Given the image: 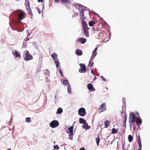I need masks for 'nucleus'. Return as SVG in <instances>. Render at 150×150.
Instances as JSON below:
<instances>
[{
  "label": "nucleus",
  "instance_id": "54",
  "mask_svg": "<svg viewBox=\"0 0 150 150\" xmlns=\"http://www.w3.org/2000/svg\"><path fill=\"white\" fill-rule=\"evenodd\" d=\"M137 150H142V149H137Z\"/></svg>",
  "mask_w": 150,
  "mask_h": 150
},
{
  "label": "nucleus",
  "instance_id": "41",
  "mask_svg": "<svg viewBox=\"0 0 150 150\" xmlns=\"http://www.w3.org/2000/svg\"><path fill=\"white\" fill-rule=\"evenodd\" d=\"M28 4H29L28 0H25V5L26 6V5H28Z\"/></svg>",
  "mask_w": 150,
  "mask_h": 150
},
{
  "label": "nucleus",
  "instance_id": "26",
  "mask_svg": "<svg viewBox=\"0 0 150 150\" xmlns=\"http://www.w3.org/2000/svg\"><path fill=\"white\" fill-rule=\"evenodd\" d=\"M109 122L108 121L106 120L105 121V127H107L109 126Z\"/></svg>",
  "mask_w": 150,
  "mask_h": 150
},
{
  "label": "nucleus",
  "instance_id": "45",
  "mask_svg": "<svg viewBox=\"0 0 150 150\" xmlns=\"http://www.w3.org/2000/svg\"><path fill=\"white\" fill-rule=\"evenodd\" d=\"M59 72L61 75V76H63V73H62V72L61 70H59Z\"/></svg>",
  "mask_w": 150,
  "mask_h": 150
},
{
  "label": "nucleus",
  "instance_id": "31",
  "mask_svg": "<svg viewBox=\"0 0 150 150\" xmlns=\"http://www.w3.org/2000/svg\"><path fill=\"white\" fill-rule=\"evenodd\" d=\"M63 83L64 84H67L69 83V82L67 80H63Z\"/></svg>",
  "mask_w": 150,
  "mask_h": 150
},
{
  "label": "nucleus",
  "instance_id": "19",
  "mask_svg": "<svg viewBox=\"0 0 150 150\" xmlns=\"http://www.w3.org/2000/svg\"><path fill=\"white\" fill-rule=\"evenodd\" d=\"M96 23L95 21H92L89 22L88 24L90 26H93Z\"/></svg>",
  "mask_w": 150,
  "mask_h": 150
},
{
  "label": "nucleus",
  "instance_id": "23",
  "mask_svg": "<svg viewBox=\"0 0 150 150\" xmlns=\"http://www.w3.org/2000/svg\"><path fill=\"white\" fill-rule=\"evenodd\" d=\"M136 123L137 124H141L142 123V120L141 119H139V118H137L136 120Z\"/></svg>",
  "mask_w": 150,
  "mask_h": 150
},
{
  "label": "nucleus",
  "instance_id": "48",
  "mask_svg": "<svg viewBox=\"0 0 150 150\" xmlns=\"http://www.w3.org/2000/svg\"><path fill=\"white\" fill-rule=\"evenodd\" d=\"M79 150H85V149L83 147V148H80L79 149Z\"/></svg>",
  "mask_w": 150,
  "mask_h": 150
},
{
  "label": "nucleus",
  "instance_id": "20",
  "mask_svg": "<svg viewBox=\"0 0 150 150\" xmlns=\"http://www.w3.org/2000/svg\"><path fill=\"white\" fill-rule=\"evenodd\" d=\"M133 137L131 135H129L128 140L129 142H131L133 140Z\"/></svg>",
  "mask_w": 150,
  "mask_h": 150
},
{
  "label": "nucleus",
  "instance_id": "8",
  "mask_svg": "<svg viewBox=\"0 0 150 150\" xmlns=\"http://www.w3.org/2000/svg\"><path fill=\"white\" fill-rule=\"evenodd\" d=\"M131 115H132V122H135L136 120V117L135 115L133 112L130 113L129 115V120L131 119ZM130 122V120H129Z\"/></svg>",
  "mask_w": 150,
  "mask_h": 150
},
{
  "label": "nucleus",
  "instance_id": "11",
  "mask_svg": "<svg viewBox=\"0 0 150 150\" xmlns=\"http://www.w3.org/2000/svg\"><path fill=\"white\" fill-rule=\"evenodd\" d=\"M26 8L29 14L31 15L32 14V12L31 8H30L29 4L26 5Z\"/></svg>",
  "mask_w": 150,
  "mask_h": 150
},
{
  "label": "nucleus",
  "instance_id": "25",
  "mask_svg": "<svg viewBox=\"0 0 150 150\" xmlns=\"http://www.w3.org/2000/svg\"><path fill=\"white\" fill-rule=\"evenodd\" d=\"M137 143L139 146V148L138 149H142V146L141 144V142L139 141V142H137Z\"/></svg>",
  "mask_w": 150,
  "mask_h": 150
},
{
  "label": "nucleus",
  "instance_id": "39",
  "mask_svg": "<svg viewBox=\"0 0 150 150\" xmlns=\"http://www.w3.org/2000/svg\"><path fill=\"white\" fill-rule=\"evenodd\" d=\"M54 148L55 149H58L59 148V147L58 145H56L54 146Z\"/></svg>",
  "mask_w": 150,
  "mask_h": 150
},
{
  "label": "nucleus",
  "instance_id": "35",
  "mask_svg": "<svg viewBox=\"0 0 150 150\" xmlns=\"http://www.w3.org/2000/svg\"><path fill=\"white\" fill-rule=\"evenodd\" d=\"M97 54V52H94V51H93L92 52V58L93 57H95Z\"/></svg>",
  "mask_w": 150,
  "mask_h": 150
},
{
  "label": "nucleus",
  "instance_id": "55",
  "mask_svg": "<svg viewBox=\"0 0 150 150\" xmlns=\"http://www.w3.org/2000/svg\"><path fill=\"white\" fill-rule=\"evenodd\" d=\"M130 126H131V124H130Z\"/></svg>",
  "mask_w": 150,
  "mask_h": 150
},
{
  "label": "nucleus",
  "instance_id": "34",
  "mask_svg": "<svg viewBox=\"0 0 150 150\" xmlns=\"http://www.w3.org/2000/svg\"><path fill=\"white\" fill-rule=\"evenodd\" d=\"M45 74L47 75H49L50 74L49 70L48 69H46V71L45 72Z\"/></svg>",
  "mask_w": 150,
  "mask_h": 150
},
{
  "label": "nucleus",
  "instance_id": "29",
  "mask_svg": "<svg viewBox=\"0 0 150 150\" xmlns=\"http://www.w3.org/2000/svg\"><path fill=\"white\" fill-rule=\"evenodd\" d=\"M61 1L64 3H69V0H61Z\"/></svg>",
  "mask_w": 150,
  "mask_h": 150
},
{
  "label": "nucleus",
  "instance_id": "44",
  "mask_svg": "<svg viewBox=\"0 0 150 150\" xmlns=\"http://www.w3.org/2000/svg\"><path fill=\"white\" fill-rule=\"evenodd\" d=\"M37 10L38 11V12L39 13V14H40L41 13V11L39 9V8H37Z\"/></svg>",
  "mask_w": 150,
  "mask_h": 150
},
{
  "label": "nucleus",
  "instance_id": "17",
  "mask_svg": "<svg viewBox=\"0 0 150 150\" xmlns=\"http://www.w3.org/2000/svg\"><path fill=\"white\" fill-rule=\"evenodd\" d=\"M13 54L14 55H15L16 56V57H18L20 56V54L19 52H17V51H16L14 53H13V52H12Z\"/></svg>",
  "mask_w": 150,
  "mask_h": 150
},
{
  "label": "nucleus",
  "instance_id": "4",
  "mask_svg": "<svg viewBox=\"0 0 150 150\" xmlns=\"http://www.w3.org/2000/svg\"><path fill=\"white\" fill-rule=\"evenodd\" d=\"M78 114L81 116H84L86 114V110L85 108H80L79 110Z\"/></svg>",
  "mask_w": 150,
  "mask_h": 150
},
{
  "label": "nucleus",
  "instance_id": "40",
  "mask_svg": "<svg viewBox=\"0 0 150 150\" xmlns=\"http://www.w3.org/2000/svg\"><path fill=\"white\" fill-rule=\"evenodd\" d=\"M126 121H124V122L123 127L124 129L126 127Z\"/></svg>",
  "mask_w": 150,
  "mask_h": 150
},
{
  "label": "nucleus",
  "instance_id": "50",
  "mask_svg": "<svg viewBox=\"0 0 150 150\" xmlns=\"http://www.w3.org/2000/svg\"><path fill=\"white\" fill-rule=\"evenodd\" d=\"M91 73L93 74H94V72H93V69H92L91 70Z\"/></svg>",
  "mask_w": 150,
  "mask_h": 150
},
{
  "label": "nucleus",
  "instance_id": "52",
  "mask_svg": "<svg viewBox=\"0 0 150 150\" xmlns=\"http://www.w3.org/2000/svg\"><path fill=\"white\" fill-rule=\"evenodd\" d=\"M93 62L90 65V67H91V66H93Z\"/></svg>",
  "mask_w": 150,
  "mask_h": 150
},
{
  "label": "nucleus",
  "instance_id": "38",
  "mask_svg": "<svg viewBox=\"0 0 150 150\" xmlns=\"http://www.w3.org/2000/svg\"><path fill=\"white\" fill-rule=\"evenodd\" d=\"M127 118V115L125 113L124 114V121H126Z\"/></svg>",
  "mask_w": 150,
  "mask_h": 150
},
{
  "label": "nucleus",
  "instance_id": "32",
  "mask_svg": "<svg viewBox=\"0 0 150 150\" xmlns=\"http://www.w3.org/2000/svg\"><path fill=\"white\" fill-rule=\"evenodd\" d=\"M80 16H84V12L83 10H82L80 11Z\"/></svg>",
  "mask_w": 150,
  "mask_h": 150
},
{
  "label": "nucleus",
  "instance_id": "46",
  "mask_svg": "<svg viewBox=\"0 0 150 150\" xmlns=\"http://www.w3.org/2000/svg\"><path fill=\"white\" fill-rule=\"evenodd\" d=\"M97 49L98 48L97 47L93 51H94V52H96L97 50Z\"/></svg>",
  "mask_w": 150,
  "mask_h": 150
},
{
  "label": "nucleus",
  "instance_id": "27",
  "mask_svg": "<svg viewBox=\"0 0 150 150\" xmlns=\"http://www.w3.org/2000/svg\"><path fill=\"white\" fill-rule=\"evenodd\" d=\"M104 35V33L101 31H100L98 34V36H99V38H100L101 37H102Z\"/></svg>",
  "mask_w": 150,
  "mask_h": 150
},
{
  "label": "nucleus",
  "instance_id": "22",
  "mask_svg": "<svg viewBox=\"0 0 150 150\" xmlns=\"http://www.w3.org/2000/svg\"><path fill=\"white\" fill-rule=\"evenodd\" d=\"M63 112L62 109L61 108H59L57 109V114H60L61 113H62Z\"/></svg>",
  "mask_w": 150,
  "mask_h": 150
},
{
  "label": "nucleus",
  "instance_id": "5",
  "mask_svg": "<svg viewBox=\"0 0 150 150\" xmlns=\"http://www.w3.org/2000/svg\"><path fill=\"white\" fill-rule=\"evenodd\" d=\"M106 109L105 103H104L101 105L100 106L98 110V111L99 112V113H100L105 111Z\"/></svg>",
  "mask_w": 150,
  "mask_h": 150
},
{
  "label": "nucleus",
  "instance_id": "24",
  "mask_svg": "<svg viewBox=\"0 0 150 150\" xmlns=\"http://www.w3.org/2000/svg\"><path fill=\"white\" fill-rule=\"evenodd\" d=\"M111 132L113 134L117 133V130L113 128L112 129Z\"/></svg>",
  "mask_w": 150,
  "mask_h": 150
},
{
  "label": "nucleus",
  "instance_id": "15",
  "mask_svg": "<svg viewBox=\"0 0 150 150\" xmlns=\"http://www.w3.org/2000/svg\"><path fill=\"white\" fill-rule=\"evenodd\" d=\"M79 40L81 43L84 44L86 42V40L84 38H81L79 39Z\"/></svg>",
  "mask_w": 150,
  "mask_h": 150
},
{
  "label": "nucleus",
  "instance_id": "13",
  "mask_svg": "<svg viewBox=\"0 0 150 150\" xmlns=\"http://www.w3.org/2000/svg\"><path fill=\"white\" fill-rule=\"evenodd\" d=\"M88 30H89L88 29H83L85 36L86 37H88L89 36V32Z\"/></svg>",
  "mask_w": 150,
  "mask_h": 150
},
{
  "label": "nucleus",
  "instance_id": "33",
  "mask_svg": "<svg viewBox=\"0 0 150 150\" xmlns=\"http://www.w3.org/2000/svg\"><path fill=\"white\" fill-rule=\"evenodd\" d=\"M26 121L28 122H31L30 118L29 117H27L26 119Z\"/></svg>",
  "mask_w": 150,
  "mask_h": 150
},
{
  "label": "nucleus",
  "instance_id": "10",
  "mask_svg": "<svg viewBox=\"0 0 150 150\" xmlns=\"http://www.w3.org/2000/svg\"><path fill=\"white\" fill-rule=\"evenodd\" d=\"M87 88L88 90L91 91H94L95 90V89L93 87V85L90 83L88 84Z\"/></svg>",
  "mask_w": 150,
  "mask_h": 150
},
{
  "label": "nucleus",
  "instance_id": "37",
  "mask_svg": "<svg viewBox=\"0 0 150 150\" xmlns=\"http://www.w3.org/2000/svg\"><path fill=\"white\" fill-rule=\"evenodd\" d=\"M79 15V14L78 13H74L73 15L72 16V17L73 18L74 17H76V16H78Z\"/></svg>",
  "mask_w": 150,
  "mask_h": 150
},
{
  "label": "nucleus",
  "instance_id": "1",
  "mask_svg": "<svg viewBox=\"0 0 150 150\" xmlns=\"http://www.w3.org/2000/svg\"><path fill=\"white\" fill-rule=\"evenodd\" d=\"M23 57L24 59L26 61L30 60L33 59V56L29 54L28 51L24 52Z\"/></svg>",
  "mask_w": 150,
  "mask_h": 150
},
{
  "label": "nucleus",
  "instance_id": "47",
  "mask_svg": "<svg viewBox=\"0 0 150 150\" xmlns=\"http://www.w3.org/2000/svg\"><path fill=\"white\" fill-rule=\"evenodd\" d=\"M54 1L56 3H59V0H54Z\"/></svg>",
  "mask_w": 150,
  "mask_h": 150
},
{
  "label": "nucleus",
  "instance_id": "58",
  "mask_svg": "<svg viewBox=\"0 0 150 150\" xmlns=\"http://www.w3.org/2000/svg\"><path fill=\"white\" fill-rule=\"evenodd\" d=\"M91 62V60L90 61V63Z\"/></svg>",
  "mask_w": 150,
  "mask_h": 150
},
{
  "label": "nucleus",
  "instance_id": "49",
  "mask_svg": "<svg viewBox=\"0 0 150 150\" xmlns=\"http://www.w3.org/2000/svg\"><path fill=\"white\" fill-rule=\"evenodd\" d=\"M38 1L39 2H42L43 1V0H38Z\"/></svg>",
  "mask_w": 150,
  "mask_h": 150
},
{
  "label": "nucleus",
  "instance_id": "16",
  "mask_svg": "<svg viewBox=\"0 0 150 150\" xmlns=\"http://www.w3.org/2000/svg\"><path fill=\"white\" fill-rule=\"evenodd\" d=\"M79 122L81 124H85L86 123V121L83 118H80L79 119Z\"/></svg>",
  "mask_w": 150,
  "mask_h": 150
},
{
  "label": "nucleus",
  "instance_id": "14",
  "mask_svg": "<svg viewBox=\"0 0 150 150\" xmlns=\"http://www.w3.org/2000/svg\"><path fill=\"white\" fill-rule=\"evenodd\" d=\"M82 126V127L83 129H89L90 128V127L88 125L87 123H86Z\"/></svg>",
  "mask_w": 150,
  "mask_h": 150
},
{
  "label": "nucleus",
  "instance_id": "42",
  "mask_svg": "<svg viewBox=\"0 0 150 150\" xmlns=\"http://www.w3.org/2000/svg\"><path fill=\"white\" fill-rule=\"evenodd\" d=\"M100 77L102 79V80H103V81H106V79L103 76H100Z\"/></svg>",
  "mask_w": 150,
  "mask_h": 150
},
{
  "label": "nucleus",
  "instance_id": "2",
  "mask_svg": "<svg viewBox=\"0 0 150 150\" xmlns=\"http://www.w3.org/2000/svg\"><path fill=\"white\" fill-rule=\"evenodd\" d=\"M17 13L18 14V19L19 21H21L25 18V13L23 11L18 10L17 11Z\"/></svg>",
  "mask_w": 150,
  "mask_h": 150
},
{
  "label": "nucleus",
  "instance_id": "30",
  "mask_svg": "<svg viewBox=\"0 0 150 150\" xmlns=\"http://www.w3.org/2000/svg\"><path fill=\"white\" fill-rule=\"evenodd\" d=\"M80 16V18L81 19V20L82 21V22L83 21H84V20L86 19V17H85L84 16Z\"/></svg>",
  "mask_w": 150,
  "mask_h": 150
},
{
  "label": "nucleus",
  "instance_id": "53",
  "mask_svg": "<svg viewBox=\"0 0 150 150\" xmlns=\"http://www.w3.org/2000/svg\"><path fill=\"white\" fill-rule=\"evenodd\" d=\"M7 150H11V149H8Z\"/></svg>",
  "mask_w": 150,
  "mask_h": 150
},
{
  "label": "nucleus",
  "instance_id": "12",
  "mask_svg": "<svg viewBox=\"0 0 150 150\" xmlns=\"http://www.w3.org/2000/svg\"><path fill=\"white\" fill-rule=\"evenodd\" d=\"M76 54L78 56L82 55L83 52L80 49H77L76 51Z\"/></svg>",
  "mask_w": 150,
  "mask_h": 150
},
{
  "label": "nucleus",
  "instance_id": "18",
  "mask_svg": "<svg viewBox=\"0 0 150 150\" xmlns=\"http://www.w3.org/2000/svg\"><path fill=\"white\" fill-rule=\"evenodd\" d=\"M52 57L53 58L54 60H56L57 57V54L55 53H53L52 55Z\"/></svg>",
  "mask_w": 150,
  "mask_h": 150
},
{
  "label": "nucleus",
  "instance_id": "7",
  "mask_svg": "<svg viewBox=\"0 0 150 150\" xmlns=\"http://www.w3.org/2000/svg\"><path fill=\"white\" fill-rule=\"evenodd\" d=\"M69 130L70 132L69 134V139H72V137L74 134L73 133V126H71L69 128Z\"/></svg>",
  "mask_w": 150,
  "mask_h": 150
},
{
  "label": "nucleus",
  "instance_id": "21",
  "mask_svg": "<svg viewBox=\"0 0 150 150\" xmlns=\"http://www.w3.org/2000/svg\"><path fill=\"white\" fill-rule=\"evenodd\" d=\"M59 59H57V60H56L54 61V63L56 65V67L57 68L59 67V63L58 61Z\"/></svg>",
  "mask_w": 150,
  "mask_h": 150
},
{
  "label": "nucleus",
  "instance_id": "9",
  "mask_svg": "<svg viewBox=\"0 0 150 150\" xmlns=\"http://www.w3.org/2000/svg\"><path fill=\"white\" fill-rule=\"evenodd\" d=\"M82 24L83 29H88V30H90V28L88 27L87 24L86 22L85 21H82Z\"/></svg>",
  "mask_w": 150,
  "mask_h": 150
},
{
  "label": "nucleus",
  "instance_id": "36",
  "mask_svg": "<svg viewBox=\"0 0 150 150\" xmlns=\"http://www.w3.org/2000/svg\"><path fill=\"white\" fill-rule=\"evenodd\" d=\"M67 90H68V91L69 93H71V89L70 87L68 86V87Z\"/></svg>",
  "mask_w": 150,
  "mask_h": 150
},
{
  "label": "nucleus",
  "instance_id": "6",
  "mask_svg": "<svg viewBox=\"0 0 150 150\" xmlns=\"http://www.w3.org/2000/svg\"><path fill=\"white\" fill-rule=\"evenodd\" d=\"M59 125V122L57 120H54L51 122L50 126L52 128H54L58 126Z\"/></svg>",
  "mask_w": 150,
  "mask_h": 150
},
{
  "label": "nucleus",
  "instance_id": "57",
  "mask_svg": "<svg viewBox=\"0 0 150 150\" xmlns=\"http://www.w3.org/2000/svg\"><path fill=\"white\" fill-rule=\"evenodd\" d=\"M138 127H139V125H138Z\"/></svg>",
  "mask_w": 150,
  "mask_h": 150
},
{
  "label": "nucleus",
  "instance_id": "3",
  "mask_svg": "<svg viewBox=\"0 0 150 150\" xmlns=\"http://www.w3.org/2000/svg\"><path fill=\"white\" fill-rule=\"evenodd\" d=\"M79 66L81 67V68L79 70V72L80 73H85L87 71V69L86 68L85 64L80 63Z\"/></svg>",
  "mask_w": 150,
  "mask_h": 150
},
{
  "label": "nucleus",
  "instance_id": "43",
  "mask_svg": "<svg viewBox=\"0 0 150 150\" xmlns=\"http://www.w3.org/2000/svg\"><path fill=\"white\" fill-rule=\"evenodd\" d=\"M138 140H137V142H139V141H140V142H141V139H140V137L139 135L138 136Z\"/></svg>",
  "mask_w": 150,
  "mask_h": 150
},
{
  "label": "nucleus",
  "instance_id": "51",
  "mask_svg": "<svg viewBox=\"0 0 150 150\" xmlns=\"http://www.w3.org/2000/svg\"><path fill=\"white\" fill-rule=\"evenodd\" d=\"M136 113L138 116H139V114L138 112H136Z\"/></svg>",
  "mask_w": 150,
  "mask_h": 150
},
{
  "label": "nucleus",
  "instance_id": "56",
  "mask_svg": "<svg viewBox=\"0 0 150 150\" xmlns=\"http://www.w3.org/2000/svg\"><path fill=\"white\" fill-rule=\"evenodd\" d=\"M94 27H93V30H94Z\"/></svg>",
  "mask_w": 150,
  "mask_h": 150
},
{
  "label": "nucleus",
  "instance_id": "28",
  "mask_svg": "<svg viewBox=\"0 0 150 150\" xmlns=\"http://www.w3.org/2000/svg\"><path fill=\"white\" fill-rule=\"evenodd\" d=\"M100 140V138L99 137H98V138L96 139V144L98 146H99V142Z\"/></svg>",
  "mask_w": 150,
  "mask_h": 150
}]
</instances>
